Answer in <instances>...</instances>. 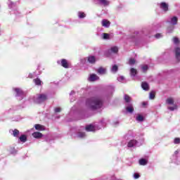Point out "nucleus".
<instances>
[{
    "label": "nucleus",
    "mask_w": 180,
    "mask_h": 180,
    "mask_svg": "<svg viewBox=\"0 0 180 180\" xmlns=\"http://www.w3.org/2000/svg\"><path fill=\"white\" fill-rule=\"evenodd\" d=\"M86 105L89 106L91 110H96V109H101L103 105V101L99 97H93L87 99Z\"/></svg>",
    "instance_id": "f257e3e1"
},
{
    "label": "nucleus",
    "mask_w": 180,
    "mask_h": 180,
    "mask_svg": "<svg viewBox=\"0 0 180 180\" xmlns=\"http://www.w3.org/2000/svg\"><path fill=\"white\" fill-rule=\"evenodd\" d=\"M46 101H47V95L44 94H37V97L34 98V103L37 104L43 103Z\"/></svg>",
    "instance_id": "f03ea898"
},
{
    "label": "nucleus",
    "mask_w": 180,
    "mask_h": 180,
    "mask_svg": "<svg viewBox=\"0 0 180 180\" xmlns=\"http://www.w3.org/2000/svg\"><path fill=\"white\" fill-rule=\"evenodd\" d=\"M60 64L63 68H70V63H68V60L66 59H62L60 60Z\"/></svg>",
    "instance_id": "7ed1b4c3"
},
{
    "label": "nucleus",
    "mask_w": 180,
    "mask_h": 180,
    "mask_svg": "<svg viewBox=\"0 0 180 180\" xmlns=\"http://www.w3.org/2000/svg\"><path fill=\"white\" fill-rule=\"evenodd\" d=\"M174 53H175V57L176 60L180 61V48L179 47L175 48Z\"/></svg>",
    "instance_id": "20e7f679"
},
{
    "label": "nucleus",
    "mask_w": 180,
    "mask_h": 180,
    "mask_svg": "<svg viewBox=\"0 0 180 180\" xmlns=\"http://www.w3.org/2000/svg\"><path fill=\"white\" fill-rule=\"evenodd\" d=\"M97 79H99V77L95 74L91 75L89 78V81H90V82H94V81H97Z\"/></svg>",
    "instance_id": "39448f33"
},
{
    "label": "nucleus",
    "mask_w": 180,
    "mask_h": 180,
    "mask_svg": "<svg viewBox=\"0 0 180 180\" xmlns=\"http://www.w3.org/2000/svg\"><path fill=\"white\" fill-rule=\"evenodd\" d=\"M160 8L162 9L165 12H167L168 11V4L165 2H162L160 4Z\"/></svg>",
    "instance_id": "423d86ee"
},
{
    "label": "nucleus",
    "mask_w": 180,
    "mask_h": 180,
    "mask_svg": "<svg viewBox=\"0 0 180 180\" xmlns=\"http://www.w3.org/2000/svg\"><path fill=\"white\" fill-rule=\"evenodd\" d=\"M87 61L90 63V64H95V63H96V58L94 56H89Z\"/></svg>",
    "instance_id": "0eeeda50"
},
{
    "label": "nucleus",
    "mask_w": 180,
    "mask_h": 180,
    "mask_svg": "<svg viewBox=\"0 0 180 180\" xmlns=\"http://www.w3.org/2000/svg\"><path fill=\"white\" fill-rule=\"evenodd\" d=\"M14 91L16 94L15 96H22L23 95V91L19 88L14 89Z\"/></svg>",
    "instance_id": "6e6552de"
},
{
    "label": "nucleus",
    "mask_w": 180,
    "mask_h": 180,
    "mask_svg": "<svg viewBox=\"0 0 180 180\" xmlns=\"http://www.w3.org/2000/svg\"><path fill=\"white\" fill-rule=\"evenodd\" d=\"M136 143H137V140L132 139L129 141L127 144V147H129V148H131V147H134V145H136Z\"/></svg>",
    "instance_id": "1a4fd4ad"
},
{
    "label": "nucleus",
    "mask_w": 180,
    "mask_h": 180,
    "mask_svg": "<svg viewBox=\"0 0 180 180\" xmlns=\"http://www.w3.org/2000/svg\"><path fill=\"white\" fill-rule=\"evenodd\" d=\"M32 136L34 139H41V137H43V134H41L40 132H34L32 134Z\"/></svg>",
    "instance_id": "9d476101"
},
{
    "label": "nucleus",
    "mask_w": 180,
    "mask_h": 180,
    "mask_svg": "<svg viewBox=\"0 0 180 180\" xmlns=\"http://www.w3.org/2000/svg\"><path fill=\"white\" fill-rule=\"evenodd\" d=\"M141 86L144 91H148V89H150V86H148V84L146 82H142Z\"/></svg>",
    "instance_id": "9b49d317"
},
{
    "label": "nucleus",
    "mask_w": 180,
    "mask_h": 180,
    "mask_svg": "<svg viewBox=\"0 0 180 180\" xmlns=\"http://www.w3.org/2000/svg\"><path fill=\"white\" fill-rule=\"evenodd\" d=\"M102 26L104 27H109V26H110V22L109 20L104 19L102 20Z\"/></svg>",
    "instance_id": "f8f14e48"
},
{
    "label": "nucleus",
    "mask_w": 180,
    "mask_h": 180,
    "mask_svg": "<svg viewBox=\"0 0 180 180\" xmlns=\"http://www.w3.org/2000/svg\"><path fill=\"white\" fill-rule=\"evenodd\" d=\"M109 51H111V53H114L115 54H117V53H119V48H117V46H112L110 48L108 52Z\"/></svg>",
    "instance_id": "ddd939ff"
},
{
    "label": "nucleus",
    "mask_w": 180,
    "mask_h": 180,
    "mask_svg": "<svg viewBox=\"0 0 180 180\" xmlns=\"http://www.w3.org/2000/svg\"><path fill=\"white\" fill-rule=\"evenodd\" d=\"M126 110L128 112V113H133V112H134V108H133V105L127 106L126 108Z\"/></svg>",
    "instance_id": "4468645a"
},
{
    "label": "nucleus",
    "mask_w": 180,
    "mask_h": 180,
    "mask_svg": "<svg viewBox=\"0 0 180 180\" xmlns=\"http://www.w3.org/2000/svg\"><path fill=\"white\" fill-rule=\"evenodd\" d=\"M130 75L131 77H136V75H137V70L131 68L130 69Z\"/></svg>",
    "instance_id": "2eb2a0df"
},
{
    "label": "nucleus",
    "mask_w": 180,
    "mask_h": 180,
    "mask_svg": "<svg viewBox=\"0 0 180 180\" xmlns=\"http://www.w3.org/2000/svg\"><path fill=\"white\" fill-rule=\"evenodd\" d=\"M19 139L22 143H26L27 141V136L25 134L21 135Z\"/></svg>",
    "instance_id": "dca6fc26"
},
{
    "label": "nucleus",
    "mask_w": 180,
    "mask_h": 180,
    "mask_svg": "<svg viewBox=\"0 0 180 180\" xmlns=\"http://www.w3.org/2000/svg\"><path fill=\"white\" fill-rule=\"evenodd\" d=\"M171 23L173 25H175L178 23V18L174 16L173 18H171Z\"/></svg>",
    "instance_id": "f3484780"
},
{
    "label": "nucleus",
    "mask_w": 180,
    "mask_h": 180,
    "mask_svg": "<svg viewBox=\"0 0 180 180\" xmlns=\"http://www.w3.org/2000/svg\"><path fill=\"white\" fill-rule=\"evenodd\" d=\"M97 72H98V74H101V75L105 74V73H106V69H105V68L101 67V68H99L98 69Z\"/></svg>",
    "instance_id": "a211bd4d"
},
{
    "label": "nucleus",
    "mask_w": 180,
    "mask_h": 180,
    "mask_svg": "<svg viewBox=\"0 0 180 180\" xmlns=\"http://www.w3.org/2000/svg\"><path fill=\"white\" fill-rule=\"evenodd\" d=\"M34 127H35L36 130H40L41 131L44 130V127H43L42 125H40L39 124H35Z\"/></svg>",
    "instance_id": "6ab92c4d"
},
{
    "label": "nucleus",
    "mask_w": 180,
    "mask_h": 180,
    "mask_svg": "<svg viewBox=\"0 0 180 180\" xmlns=\"http://www.w3.org/2000/svg\"><path fill=\"white\" fill-rule=\"evenodd\" d=\"M85 129L86 130V131H94V130H95V128L94 127V126L90 124L87 125Z\"/></svg>",
    "instance_id": "aec40b11"
},
{
    "label": "nucleus",
    "mask_w": 180,
    "mask_h": 180,
    "mask_svg": "<svg viewBox=\"0 0 180 180\" xmlns=\"http://www.w3.org/2000/svg\"><path fill=\"white\" fill-rule=\"evenodd\" d=\"M148 162L147 161V160H146L144 158L139 160V165H147Z\"/></svg>",
    "instance_id": "412c9836"
},
{
    "label": "nucleus",
    "mask_w": 180,
    "mask_h": 180,
    "mask_svg": "<svg viewBox=\"0 0 180 180\" xmlns=\"http://www.w3.org/2000/svg\"><path fill=\"white\" fill-rule=\"evenodd\" d=\"M124 101H125V102H126L127 103H130V101H131V98H130V97L129 96V95H127V94H125V95H124Z\"/></svg>",
    "instance_id": "4be33fe9"
},
{
    "label": "nucleus",
    "mask_w": 180,
    "mask_h": 180,
    "mask_svg": "<svg viewBox=\"0 0 180 180\" xmlns=\"http://www.w3.org/2000/svg\"><path fill=\"white\" fill-rule=\"evenodd\" d=\"M141 70L143 71V72L146 73L147 72V71L148 70V65H143L141 66Z\"/></svg>",
    "instance_id": "5701e85b"
},
{
    "label": "nucleus",
    "mask_w": 180,
    "mask_h": 180,
    "mask_svg": "<svg viewBox=\"0 0 180 180\" xmlns=\"http://www.w3.org/2000/svg\"><path fill=\"white\" fill-rule=\"evenodd\" d=\"M33 81H34L35 85H38V86L41 85V80H40V79L37 78V79H34Z\"/></svg>",
    "instance_id": "b1692460"
},
{
    "label": "nucleus",
    "mask_w": 180,
    "mask_h": 180,
    "mask_svg": "<svg viewBox=\"0 0 180 180\" xmlns=\"http://www.w3.org/2000/svg\"><path fill=\"white\" fill-rule=\"evenodd\" d=\"M98 2H100V4H102L103 5H104V6H108V5H109V1H108L106 0H98Z\"/></svg>",
    "instance_id": "393cba45"
},
{
    "label": "nucleus",
    "mask_w": 180,
    "mask_h": 180,
    "mask_svg": "<svg viewBox=\"0 0 180 180\" xmlns=\"http://www.w3.org/2000/svg\"><path fill=\"white\" fill-rule=\"evenodd\" d=\"M13 136L14 137H19V131L17 129L13 130Z\"/></svg>",
    "instance_id": "a878e982"
},
{
    "label": "nucleus",
    "mask_w": 180,
    "mask_h": 180,
    "mask_svg": "<svg viewBox=\"0 0 180 180\" xmlns=\"http://www.w3.org/2000/svg\"><path fill=\"white\" fill-rule=\"evenodd\" d=\"M166 103L169 105H174V99L172 98H169L166 100Z\"/></svg>",
    "instance_id": "bb28decb"
},
{
    "label": "nucleus",
    "mask_w": 180,
    "mask_h": 180,
    "mask_svg": "<svg viewBox=\"0 0 180 180\" xmlns=\"http://www.w3.org/2000/svg\"><path fill=\"white\" fill-rule=\"evenodd\" d=\"M78 16L80 19H84V18H85V16H86V15L84 12H79Z\"/></svg>",
    "instance_id": "cd10ccee"
},
{
    "label": "nucleus",
    "mask_w": 180,
    "mask_h": 180,
    "mask_svg": "<svg viewBox=\"0 0 180 180\" xmlns=\"http://www.w3.org/2000/svg\"><path fill=\"white\" fill-rule=\"evenodd\" d=\"M77 137L79 139H84V137H85V132H78Z\"/></svg>",
    "instance_id": "c85d7f7f"
},
{
    "label": "nucleus",
    "mask_w": 180,
    "mask_h": 180,
    "mask_svg": "<svg viewBox=\"0 0 180 180\" xmlns=\"http://www.w3.org/2000/svg\"><path fill=\"white\" fill-rule=\"evenodd\" d=\"M136 120H138L139 122H143L144 120V117L139 115L137 117H136Z\"/></svg>",
    "instance_id": "c756f323"
},
{
    "label": "nucleus",
    "mask_w": 180,
    "mask_h": 180,
    "mask_svg": "<svg viewBox=\"0 0 180 180\" xmlns=\"http://www.w3.org/2000/svg\"><path fill=\"white\" fill-rule=\"evenodd\" d=\"M155 98V92L151 91L150 93V99H154Z\"/></svg>",
    "instance_id": "7c9ffc66"
},
{
    "label": "nucleus",
    "mask_w": 180,
    "mask_h": 180,
    "mask_svg": "<svg viewBox=\"0 0 180 180\" xmlns=\"http://www.w3.org/2000/svg\"><path fill=\"white\" fill-rule=\"evenodd\" d=\"M173 41L174 44H179V39L178 37H174L173 38Z\"/></svg>",
    "instance_id": "2f4dec72"
},
{
    "label": "nucleus",
    "mask_w": 180,
    "mask_h": 180,
    "mask_svg": "<svg viewBox=\"0 0 180 180\" xmlns=\"http://www.w3.org/2000/svg\"><path fill=\"white\" fill-rule=\"evenodd\" d=\"M117 70H119V68H117V66L116 65H114L112 66V71L113 72H117Z\"/></svg>",
    "instance_id": "473e14b6"
},
{
    "label": "nucleus",
    "mask_w": 180,
    "mask_h": 180,
    "mask_svg": "<svg viewBox=\"0 0 180 180\" xmlns=\"http://www.w3.org/2000/svg\"><path fill=\"white\" fill-rule=\"evenodd\" d=\"M133 64H136V60L133 58L129 59V65H133Z\"/></svg>",
    "instance_id": "72a5a7b5"
},
{
    "label": "nucleus",
    "mask_w": 180,
    "mask_h": 180,
    "mask_svg": "<svg viewBox=\"0 0 180 180\" xmlns=\"http://www.w3.org/2000/svg\"><path fill=\"white\" fill-rule=\"evenodd\" d=\"M174 144H180V139L179 138H175L174 141Z\"/></svg>",
    "instance_id": "f704fd0d"
},
{
    "label": "nucleus",
    "mask_w": 180,
    "mask_h": 180,
    "mask_svg": "<svg viewBox=\"0 0 180 180\" xmlns=\"http://www.w3.org/2000/svg\"><path fill=\"white\" fill-rule=\"evenodd\" d=\"M103 39H105V40L109 39V34L103 33Z\"/></svg>",
    "instance_id": "c9c22d12"
},
{
    "label": "nucleus",
    "mask_w": 180,
    "mask_h": 180,
    "mask_svg": "<svg viewBox=\"0 0 180 180\" xmlns=\"http://www.w3.org/2000/svg\"><path fill=\"white\" fill-rule=\"evenodd\" d=\"M60 112H61V108H55V112L56 113H58Z\"/></svg>",
    "instance_id": "e433bc0d"
},
{
    "label": "nucleus",
    "mask_w": 180,
    "mask_h": 180,
    "mask_svg": "<svg viewBox=\"0 0 180 180\" xmlns=\"http://www.w3.org/2000/svg\"><path fill=\"white\" fill-rule=\"evenodd\" d=\"M139 178H140V174L135 173L134 174V179H139Z\"/></svg>",
    "instance_id": "4c0bfd02"
},
{
    "label": "nucleus",
    "mask_w": 180,
    "mask_h": 180,
    "mask_svg": "<svg viewBox=\"0 0 180 180\" xmlns=\"http://www.w3.org/2000/svg\"><path fill=\"white\" fill-rule=\"evenodd\" d=\"M155 37L156 39H160V37H161V34H156L155 35Z\"/></svg>",
    "instance_id": "58836bf2"
},
{
    "label": "nucleus",
    "mask_w": 180,
    "mask_h": 180,
    "mask_svg": "<svg viewBox=\"0 0 180 180\" xmlns=\"http://www.w3.org/2000/svg\"><path fill=\"white\" fill-rule=\"evenodd\" d=\"M167 30H169V32H172V30H174V27H168Z\"/></svg>",
    "instance_id": "ea45409f"
},
{
    "label": "nucleus",
    "mask_w": 180,
    "mask_h": 180,
    "mask_svg": "<svg viewBox=\"0 0 180 180\" xmlns=\"http://www.w3.org/2000/svg\"><path fill=\"white\" fill-rule=\"evenodd\" d=\"M168 109L169 110H175V108L174 107H169Z\"/></svg>",
    "instance_id": "a19ab883"
},
{
    "label": "nucleus",
    "mask_w": 180,
    "mask_h": 180,
    "mask_svg": "<svg viewBox=\"0 0 180 180\" xmlns=\"http://www.w3.org/2000/svg\"><path fill=\"white\" fill-rule=\"evenodd\" d=\"M120 78V79H121L122 81H123V79H124V77L123 76H121Z\"/></svg>",
    "instance_id": "79ce46f5"
},
{
    "label": "nucleus",
    "mask_w": 180,
    "mask_h": 180,
    "mask_svg": "<svg viewBox=\"0 0 180 180\" xmlns=\"http://www.w3.org/2000/svg\"><path fill=\"white\" fill-rule=\"evenodd\" d=\"M142 105H143V106H146V103H143Z\"/></svg>",
    "instance_id": "37998d69"
}]
</instances>
